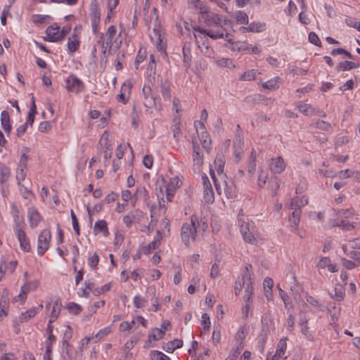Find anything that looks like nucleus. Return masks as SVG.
<instances>
[{
    "mask_svg": "<svg viewBox=\"0 0 360 360\" xmlns=\"http://www.w3.org/2000/svg\"><path fill=\"white\" fill-rule=\"evenodd\" d=\"M60 309L61 300L60 297H57V299L54 301L51 314H56L57 315H59Z\"/></svg>",
    "mask_w": 360,
    "mask_h": 360,
    "instance_id": "49",
    "label": "nucleus"
},
{
    "mask_svg": "<svg viewBox=\"0 0 360 360\" xmlns=\"http://www.w3.org/2000/svg\"><path fill=\"white\" fill-rule=\"evenodd\" d=\"M111 285L110 283L105 284L101 287L100 288H96L94 290V293L96 295H101L105 292L109 291L110 290Z\"/></svg>",
    "mask_w": 360,
    "mask_h": 360,
    "instance_id": "55",
    "label": "nucleus"
},
{
    "mask_svg": "<svg viewBox=\"0 0 360 360\" xmlns=\"http://www.w3.org/2000/svg\"><path fill=\"white\" fill-rule=\"evenodd\" d=\"M268 178V176L266 173L263 172L262 171H261L260 174H259V176H258V186L261 188H262L266 182V179Z\"/></svg>",
    "mask_w": 360,
    "mask_h": 360,
    "instance_id": "56",
    "label": "nucleus"
},
{
    "mask_svg": "<svg viewBox=\"0 0 360 360\" xmlns=\"http://www.w3.org/2000/svg\"><path fill=\"white\" fill-rule=\"evenodd\" d=\"M150 356L151 360H171L170 358L164 353L158 350L151 351Z\"/></svg>",
    "mask_w": 360,
    "mask_h": 360,
    "instance_id": "33",
    "label": "nucleus"
},
{
    "mask_svg": "<svg viewBox=\"0 0 360 360\" xmlns=\"http://www.w3.org/2000/svg\"><path fill=\"white\" fill-rule=\"evenodd\" d=\"M156 63H149L147 68V75L154 78L155 75Z\"/></svg>",
    "mask_w": 360,
    "mask_h": 360,
    "instance_id": "61",
    "label": "nucleus"
},
{
    "mask_svg": "<svg viewBox=\"0 0 360 360\" xmlns=\"http://www.w3.org/2000/svg\"><path fill=\"white\" fill-rule=\"evenodd\" d=\"M131 86L129 84H124L122 86V92L118 95V101L120 102H122L124 104H126L128 102V97L126 96L125 93H123V91H128L129 92Z\"/></svg>",
    "mask_w": 360,
    "mask_h": 360,
    "instance_id": "34",
    "label": "nucleus"
},
{
    "mask_svg": "<svg viewBox=\"0 0 360 360\" xmlns=\"http://www.w3.org/2000/svg\"><path fill=\"white\" fill-rule=\"evenodd\" d=\"M268 187L272 191L273 195H277V191L280 188V180L278 177L274 176L269 181Z\"/></svg>",
    "mask_w": 360,
    "mask_h": 360,
    "instance_id": "30",
    "label": "nucleus"
},
{
    "mask_svg": "<svg viewBox=\"0 0 360 360\" xmlns=\"http://www.w3.org/2000/svg\"><path fill=\"white\" fill-rule=\"evenodd\" d=\"M360 67L359 63H356L352 61H344L342 63H340L338 66L336 67V69L338 71H347L350 70L352 69H356Z\"/></svg>",
    "mask_w": 360,
    "mask_h": 360,
    "instance_id": "24",
    "label": "nucleus"
},
{
    "mask_svg": "<svg viewBox=\"0 0 360 360\" xmlns=\"http://www.w3.org/2000/svg\"><path fill=\"white\" fill-rule=\"evenodd\" d=\"M217 65L220 67H226L230 68V66L232 65V60L229 58H219L216 61Z\"/></svg>",
    "mask_w": 360,
    "mask_h": 360,
    "instance_id": "47",
    "label": "nucleus"
},
{
    "mask_svg": "<svg viewBox=\"0 0 360 360\" xmlns=\"http://www.w3.org/2000/svg\"><path fill=\"white\" fill-rule=\"evenodd\" d=\"M262 86L266 89H276L278 88L277 82L274 79H271L263 83Z\"/></svg>",
    "mask_w": 360,
    "mask_h": 360,
    "instance_id": "58",
    "label": "nucleus"
},
{
    "mask_svg": "<svg viewBox=\"0 0 360 360\" xmlns=\"http://www.w3.org/2000/svg\"><path fill=\"white\" fill-rule=\"evenodd\" d=\"M202 180L203 184V197L204 200L207 203H212L214 200V193L212 188L211 183L206 175L203 174L202 175Z\"/></svg>",
    "mask_w": 360,
    "mask_h": 360,
    "instance_id": "10",
    "label": "nucleus"
},
{
    "mask_svg": "<svg viewBox=\"0 0 360 360\" xmlns=\"http://www.w3.org/2000/svg\"><path fill=\"white\" fill-rule=\"evenodd\" d=\"M50 17L49 15H34L32 16V21L35 23H44L46 19H49Z\"/></svg>",
    "mask_w": 360,
    "mask_h": 360,
    "instance_id": "54",
    "label": "nucleus"
},
{
    "mask_svg": "<svg viewBox=\"0 0 360 360\" xmlns=\"http://www.w3.org/2000/svg\"><path fill=\"white\" fill-rule=\"evenodd\" d=\"M277 288L279 292V296L281 298V300L283 301L285 307H288V304H290L289 299H288L289 297H288V294L281 288L279 285H277Z\"/></svg>",
    "mask_w": 360,
    "mask_h": 360,
    "instance_id": "45",
    "label": "nucleus"
},
{
    "mask_svg": "<svg viewBox=\"0 0 360 360\" xmlns=\"http://www.w3.org/2000/svg\"><path fill=\"white\" fill-rule=\"evenodd\" d=\"M68 311L73 314H78L82 311V307L75 302H70L67 305Z\"/></svg>",
    "mask_w": 360,
    "mask_h": 360,
    "instance_id": "40",
    "label": "nucleus"
},
{
    "mask_svg": "<svg viewBox=\"0 0 360 360\" xmlns=\"http://www.w3.org/2000/svg\"><path fill=\"white\" fill-rule=\"evenodd\" d=\"M263 285H264V290H272V288L274 286V281H273V279L269 278V277L265 278L264 280Z\"/></svg>",
    "mask_w": 360,
    "mask_h": 360,
    "instance_id": "60",
    "label": "nucleus"
},
{
    "mask_svg": "<svg viewBox=\"0 0 360 360\" xmlns=\"http://www.w3.org/2000/svg\"><path fill=\"white\" fill-rule=\"evenodd\" d=\"M28 218L30 221V225L32 229L37 226L41 220V217L39 212L34 207H30L29 209Z\"/></svg>",
    "mask_w": 360,
    "mask_h": 360,
    "instance_id": "19",
    "label": "nucleus"
},
{
    "mask_svg": "<svg viewBox=\"0 0 360 360\" xmlns=\"http://www.w3.org/2000/svg\"><path fill=\"white\" fill-rule=\"evenodd\" d=\"M98 262H99V257L97 255V253L95 252L93 255V256L91 258H89V265L91 267L95 268L98 265Z\"/></svg>",
    "mask_w": 360,
    "mask_h": 360,
    "instance_id": "63",
    "label": "nucleus"
},
{
    "mask_svg": "<svg viewBox=\"0 0 360 360\" xmlns=\"http://www.w3.org/2000/svg\"><path fill=\"white\" fill-rule=\"evenodd\" d=\"M59 26L56 24L49 26L46 30V37L44 38V40L50 42L59 41Z\"/></svg>",
    "mask_w": 360,
    "mask_h": 360,
    "instance_id": "12",
    "label": "nucleus"
},
{
    "mask_svg": "<svg viewBox=\"0 0 360 360\" xmlns=\"http://www.w3.org/2000/svg\"><path fill=\"white\" fill-rule=\"evenodd\" d=\"M183 345L181 340L175 339L166 343L162 349L167 353H172L176 349L181 348Z\"/></svg>",
    "mask_w": 360,
    "mask_h": 360,
    "instance_id": "22",
    "label": "nucleus"
},
{
    "mask_svg": "<svg viewBox=\"0 0 360 360\" xmlns=\"http://www.w3.org/2000/svg\"><path fill=\"white\" fill-rule=\"evenodd\" d=\"M232 50L233 51H250V48L245 43L236 42L233 44Z\"/></svg>",
    "mask_w": 360,
    "mask_h": 360,
    "instance_id": "51",
    "label": "nucleus"
},
{
    "mask_svg": "<svg viewBox=\"0 0 360 360\" xmlns=\"http://www.w3.org/2000/svg\"><path fill=\"white\" fill-rule=\"evenodd\" d=\"M143 164L146 168L150 169L153 167V158L152 155H145L143 158Z\"/></svg>",
    "mask_w": 360,
    "mask_h": 360,
    "instance_id": "52",
    "label": "nucleus"
},
{
    "mask_svg": "<svg viewBox=\"0 0 360 360\" xmlns=\"http://www.w3.org/2000/svg\"><path fill=\"white\" fill-rule=\"evenodd\" d=\"M11 214L14 220V231H18L25 229V221L22 215L15 204L13 203L11 205Z\"/></svg>",
    "mask_w": 360,
    "mask_h": 360,
    "instance_id": "9",
    "label": "nucleus"
},
{
    "mask_svg": "<svg viewBox=\"0 0 360 360\" xmlns=\"http://www.w3.org/2000/svg\"><path fill=\"white\" fill-rule=\"evenodd\" d=\"M214 27H216V29L210 28L209 30H206L199 26H197L194 27L193 30L195 32H198L199 34L207 36L214 40L219 39H224V33L226 32V29L223 27V26H221V24L219 25H214Z\"/></svg>",
    "mask_w": 360,
    "mask_h": 360,
    "instance_id": "4",
    "label": "nucleus"
},
{
    "mask_svg": "<svg viewBox=\"0 0 360 360\" xmlns=\"http://www.w3.org/2000/svg\"><path fill=\"white\" fill-rule=\"evenodd\" d=\"M1 124L4 130L9 134L12 127L11 124L9 113L6 110H3L1 113Z\"/></svg>",
    "mask_w": 360,
    "mask_h": 360,
    "instance_id": "21",
    "label": "nucleus"
},
{
    "mask_svg": "<svg viewBox=\"0 0 360 360\" xmlns=\"http://www.w3.org/2000/svg\"><path fill=\"white\" fill-rule=\"evenodd\" d=\"M193 170L195 172H200L203 165V155L200 153L193 154Z\"/></svg>",
    "mask_w": 360,
    "mask_h": 360,
    "instance_id": "25",
    "label": "nucleus"
},
{
    "mask_svg": "<svg viewBox=\"0 0 360 360\" xmlns=\"http://www.w3.org/2000/svg\"><path fill=\"white\" fill-rule=\"evenodd\" d=\"M360 249V240L357 238L349 241L348 244L342 246L343 251L347 253L350 248Z\"/></svg>",
    "mask_w": 360,
    "mask_h": 360,
    "instance_id": "36",
    "label": "nucleus"
},
{
    "mask_svg": "<svg viewBox=\"0 0 360 360\" xmlns=\"http://www.w3.org/2000/svg\"><path fill=\"white\" fill-rule=\"evenodd\" d=\"M135 219V213L131 212L123 217V222L127 227H130L132 224L134 219Z\"/></svg>",
    "mask_w": 360,
    "mask_h": 360,
    "instance_id": "46",
    "label": "nucleus"
},
{
    "mask_svg": "<svg viewBox=\"0 0 360 360\" xmlns=\"http://www.w3.org/2000/svg\"><path fill=\"white\" fill-rule=\"evenodd\" d=\"M43 308V305L40 304L37 307H32L31 309H27L25 312L22 313L19 317V322L22 323L27 321L30 319L33 318L39 311L41 310Z\"/></svg>",
    "mask_w": 360,
    "mask_h": 360,
    "instance_id": "18",
    "label": "nucleus"
},
{
    "mask_svg": "<svg viewBox=\"0 0 360 360\" xmlns=\"http://www.w3.org/2000/svg\"><path fill=\"white\" fill-rule=\"evenodd\" d=\"M225 161L221 155L218 154L214 160V165L215 169L218 174L219 179L215 176L213 171H210V175L214 183V186L217 193L220 195L222 191L225 193H231V186L228 185L227 181L225 180L226 175L224 173Z\"/></svg>",
    "mask_w": 360,
    "mask_h": 360,
    "instance_id": "2",
    "label": "nucleus"
},
{
    "mask_svg": "<svg viewBox=\"0 0 360 360\" xmlns=\"http://www.w3.org/2000/svg\"><path fill=\"white\" fill-rule=\"evenodd\" d=\"M94 231L96 235L102 232L105 236H107L109 234L107 222L105 220L97 221L94 225Z\"/></svg>",
    "mask_w": 360,
    "mask_h": 360,
    "instance_id": "23",
    "label": "nucleus"
},
{
    "mask_svg": "<svg viewBox=\"0 0 360 360\" xmlns=\"http://www.w3.org/2000/svg\"><path fill=\"white\" fill-rule=\"evenodd\" d=\"M51 129V124L48 121L41 122L39 125V130L41 132H46Z\"/></svg>",
    "mask_w": 360,
    "mask_h": 360,
    "instance_id": "62",
    "label": "nucleus"
},
{
    "mask_svg": "<svg viewBox=\"0 0 360 360\" xmlns=\"http://www.w3.org/2000/svg\"><path fill=\"white\" fill-rule=\"evenodd\" d=\"M77 28L75 27L74 31L76 32ZM79 46V38L77 34L74 32L71 37L68 38V48L70 53L75 52Z\"/></svg>",
    "mask_w": 360,
    "mask_h": 360,
    "instance_id": "20",
    "label": "nucleus"
},
{
    "mask_svg": "<svg viewBox=\"0 0 360 360\" xmlns=\"http://www.w3.org/2000/svg\"><path fill=\"white\" fill-rule=\"evenodd\" d=\"M242 144L243 143L242 141H240V139L238 140V142H234V155L237 162H238L240 160L242 155Z\"/></svg>",
    "mask_w": 360,
    "mask_h": 360,
    "instance_id": "38",
    "label": "nucleus"
},
{
    "mask_svg": "<svg viewBox=\"0 0 360 360\" xmlns=\"http://www.w3.org/2000/svg\"><path fill=\"white\" fill-rule=\"evenodd\" d=\"M316 129H320L326 131H330L332 130V126L330 123L323 120L316 121Z\"/></svg>",
    "mask_w": 360,
    "mask_h": 360,
    "instance_id": "42",
    "label": "nucleus"
},
{
    "mask_svg": "<svg viewBox=\"0 0 360 360\" xmlns=\"http://www.w3.org/2000/svg\"><path fill=\"white\" fill-rule=\"evenodd\" d=\"M328 227H332V226H340L342 229L345 231H352L353 230L355 226L353 224L349 223V221L346 220H340L335 221L332 225L329 224L327 226Z\"/></svg>",
    "mask_w": 360,
    "mask_h": 360,
    "instance_id": "27",
    "label": "nucleus"
},
{
    "mask_svg": "<svg viewBox=\"0 0 360 360\" xmlns=\"http://www.w3.org/2000/svg\"><path fill=\"white\" fill-rule=\"evenodd\" d=\"M116 33V27L114 25H110L106 32L105 45L107 47L111 48L112 45V39Z\"/></svg>",
    "mask_w": 360,
    "mask_h": 360,
    "instance_id": "31",
    "label": "nucleus"
},
{
    "mask_svg": "<svg viewBox=\"0 0 360 360\" xmlns=\"http://www.w3.org/2000/svg\"><path fill=\"white\" fill-rule=\"evenodd\" d=\"M66 88L69 91L79 94L84 89V84L75 75H71L66 79Z\"/></svg>",
    "mask_w": 360,
    "mask_h": 360,
    "instance_id": "7",
    "label": "nucleus"
},
{
    "mask_svg": "<svg viewBox=\"0 0 360 360\" xmlns=\"http://www.w3.org/2000/svg\"><path fill=\"white\" fill-rule=\"evenodd\" d=\"M117 198H118V195L116 193L112 192L111 193L108 194L105 198L103 202L108 204V203L115 202Z\"/></svg>",
    "mask_w": 360,
    "mask_h": 360,
    "instance_id": "59",
    "label": "nucleus"
},
{
    "mask_svg": "<svg viewBox=\"0 0 360 360\" xmlns=\"http://www.w3.org/2000/svg\"><path fill=\"white\" fill-rule=\"evenodd\" d=\"M249 267L252 268L251 265L245 266V269L242 274L243 285L245 288L244 300L246 304H251L252 302V292L253 288L252 286L251 276L252 273L249 270Z\"/></svg>",
    "mask_w": 360,
    "mask_h": 360,
    "instance_id": "3",
    "label": "nucleus"
},
{
    "mask_svg": "<svg viewBox=\"0 0 360 360\" xmlns=\"http://www.w3.org/2000/svg\"><path fill=\"white\" fill-rule=\"evenodd\" d=\"M161 92L163 98L165 101H169L171 98L170 84L168 81L165 80L161 84Z\"/></svg>",
    "mask_w": 360,
    "mask_h": 360,
    "instance_id": "29",
    "label": "nucleus"
},
{
    "mask_svg": "<svg viewBox=\"0 0 360 360\" xmlns=\"http://www.w3.org/2000/svg\"><path fill=\"white\" fill-rule=\"evenodd\" d=\"M199 260H200V255L198 254L193 255L191 257L190 261H191L192 268L198 269Z\"/></svg>",
    "mask_w": 360,
    "mask_h": 360,
    "instance_id": "57",
    "label": "nucleus"
},
{
    "mask_svg": "<svg viewBox=\"0 0 360 360\" xmlns=\"http://www.w3.org/2000/svg\"><path fill=\"white\" fill-rule=\"evenodd\" d=\"M207 229V224L200 219L196 214H192L189 222L183 224L181 230V236L183 243L189 246L191 241L196 239L198 232H204Z\"/></svg>",
    "mask_w": 360,
    "mask_h": 360,
    "instance_id": "1",
    "label": "nucleus"
},
{
    "mask_svg": "<svg viewBox=\"0 0 360 360\" xmlns=\"http://www.w3.org/2000/svg\"><path fill=\"white\" fill-rule=\"evenodd\" d=\"M146 58V52L141 53V50L139 51L138 55L136 56V58L134 61L135 64V68L136 70L139 69V65L141 63H142Z\"/></svg>",
    "mask_w": 360,
    "mask_h": 360,
    "instance_id": "53",
    "label": "nucleus"
},
{
    "mask_svg": "<svg viewBox=\"0 0 360 360\" xmlns=\"http://www.w3.org/2000/svg\"><path fill=\"white\" fill-rule=\"evenodd\" d=\"M27 161H28V157L26 155L25 153H23L21 155L18 172H17V180L19 181L18 184H20V181H23L25 177L26 174V169L27 166Z\"/></svg>",
    "mask_w": 360,
    "mask_h": 360,
    "instance_id": "14",
    "label": "nucleus"
},
{
    "mask_svg": "<svg viewBox=\"0 0 360 360\" xmlns=\"http://www.w3.org/2000/svg\"><path fill=\"white\" fill-rule=\"evenodd\" d=\"M162 233L161 231L158 230L156 233V237L155 238L150 242L148 245L143 246L142 248V252L145 255H148L151 252L152 250H155L158 247V245L160 244V240L162 238Z\"/></svg>",
    "mask_w": 360,
    "mask_h": 360,
    "instance_id": "17",
    "label": "nucleus"
},
{
    "mask_svg": "<svg viewBox=\"0 0 360 360\" xmlns=\"http://www.w3.org/2000/svg\"><path fill=\"white\" fill-rule=\"evenodd\" d=\"M70 214H71V219H72V221L73 229L75 231L76 234L77 236H79L80 230H79V222H78L77 218L72 210L70 212Z\"/></svg>",
    "mask_w": 360,
    "mask_h": 360,
    "instance_id": "44",
    "label": "nucleus"
},
{
    "mask_svg": "<svg viewBox=\"0 0 360 360\" xmlns=\"http://www.w3.org/2000/svg\"><path fill=\"white\" fill-rule=\"evenodd\" d=\"M335 297L337 300H343L345 297V288L340 284H337L335 288Z\"/></svg>",
    "mask_w": 360,
    "mask_h": 360,
    "instance_id": "37",
    "label": "nucleus"
},
{
    "mask_svg": "<svg viewBox=\"0 0 360 360\" xmlns=\"http://www.w3.org/2000/svg\"><path fill=\"white\" fill-rule=\"evenodd\" d=\"M15 233L20 243V248L23 251L29 252L31 250V245L25 229L15 231Z\"/></svg>",
    "mask_w": 360,
    "mask_h": 360,
    "instance_id": "15",
    "label": "nucleus"
},
{
    "mask_svg": "<svg viewBox=\"0 0 360 360\" xmlns=\"http://www.w3.org/2000/svg\"><path fill=\"white\" fill-rule=\"evenodd\" d=\"M165 330L162 328H153L151 333L148 335L149 339L153 338V340L157 341L163 338L165 335Z\"/></svg>",
    "mask_w": 360,
    "mask_h": 360,
    "instance_id": "32",
    "label": "nucleus"
},
{
    "mask_svg": "<svg viewBox=\"0 0 360 360\" xmlns=\"http://www.w3.org/2000/svg\"><path fill=\"white\" fill-rule=\"evenodd\" d=\"M347 254L353 259L358 262V265H360V252L358 251H349Z\"/></svg>",
    "mask_w": 360,
    "mask_h": 360,
    "instance_id": "64",
    "label": "nucleus"
},
{
    "mask_svg": "<svg viewBox=\"0 0 360 360\" xmlns=\"http://www.w3.org/2000/svg\"><path fill=\"white\" fill-rule=\"evenodd\" d=\"M142 94L144 97L143 105L146 108V111L156 105L157 96L153 94V91L149 86L144 85L142 89Z\"/></svg>",
    "mask_w": 360,
    "mask_h": 360,
    "instance_id": "8",
    "label": "nucleus"
},
{
    "mask_svg": "<svg viewBox=\"0 0 360 360\" xmlns=\"http://www.w3.org/2000/svg\"><path fill=\"white\" fill-rule=\"evenodd\" d=\"M51 238L50 230H43L38 236L37 240V253L42 256L49 248V243Z\"/></svg>",
    "mask_w": 360,
    "mask_h": 360,
    "instance_id": "5",
    "label": "nucleus"
},
{
    "mask_svg": "<svg viewBox=\"0 0 360 360\" xmlns=\"http://www.w3.org/2000/svg\"><path fill=\"white\" fill-rule=\"evenodd\" d=\"M301 210L295 208V210L289 216L288 221L292 227L296 228L300 222Z\"/></svg>",
    "mask_w": 360,
    "mask_h": 360,
    "instance_id": "28",
    "label": "nucleus"
},
{
    "mask_svg": "<svg viewBox=\"0 0 360 360\" xmlns=\"http://www.w3.org/2000/svg\"><path fill=\"white\" fill-rule=\"evenodd\" d=\"M240 233L246 242L253 243L256 238L255 237L253 226L249 222H245L240 218L238 219Z\"/></svg>",
    "mask_w": 360,
    "mask_h": 360,
    "instance_id": "6",
    "label": "nucleus"
},
{
    "mask_svg": "<svg viewBox=\"0 0 360 360\" xmlns=\"http://www.w3.org/2000/svg\"><path fill=\"white\" fill-rule=\"evenodd\" d=\"M196 43L198 44V48L201 49V51L207 56L212 57L213 55V50L210 49L207 44L204 41V38L207 36L202 34H194Z\"/></svg>",
    "mask_w": 360,
    "mask_h": 360,
    "instance_id": "13",
    "label": "nucleus"
},
{
    "mask_svg": "<svg viewBox=\"0 0 360 360\" xmlns=\"http://www.w3.org/2000/svg\"><path fill=\"white\" fill-rule=\"evenodd\" d=\"M298 109L301 112L306 115H308L309 113L313 112V108L310 105L303 103H300L298 105Z\"/></svg>",
    "mask_w": 360,
    "mask_h": 360,
    "instance_id": "43",
    "label": "nucleus"
},
{
    "mask_svg": "<svg viewBox=\"0 0 360 360\" xmlns=\"http://www.w3.org/2000/svg\"><path fill=\"white\" fill-rule=\"evenodd\" d=\"M236 20L240 24L248 25V16L245 12L239 11L236 15Z\"/></svg>",
    "mask_w": 360,
    "mask_h": 360,
    "instance_id": "41",
    "label": "nucleus"
},
{
    "mask_svg": "<svg viewBox=\"0 0 360 360\" xmlns=\"http://www.w3.org/2000/svg\"><path fill=\"white\" fill-rule=\"evenodd\" d=\"M286 164L281 156L271 158L269 163V169L274 174H281L285 170Z\"/></svg>",
    "mask_w": 360,
    "mask_h": 360,
    "instance_id": "11",
    "label": "nucleus"
},
{
    "mask_svg": "<svg viewBox=\"0 0 360 360\" xmlns=\"http://www.w3.org/2000/svg\"><path fill=\"white\" fill-rule=\"evenodd\" d=\"M193 4L196 8H199L202 15L208 11V8L200 0L194 1Z\"/></svg>",
    "mask_w": 360,
    "mask_h": 360,
    "instance_id": "50",
    "label": "nucleus"
},
{
    "mask_svg": "<svg viewBox=\"0 0 360 360\" xmlns=\"http://www.w3.org/2000/svg\"><path fill=\"white\" fill-rule=\"evenodd\" d=\"M0 181L1 184H4L8 181L10 176V169L6 166L1 167L0 169Z\"/></svg>",
    "mask_w": 360,
    "mask_h": 360,
    "instance_id": "39",
    "label": "nucleus"
},
{
    "mask_svg": "<svg viewBox=\"0 0 360 360\" xmlns=\"http://www.w3.org/2000/svg\"><path fill=\"white\" fill-rule=\"evenodd\" d=\"M38 285L39 283L37 281L25 283L21 287V292L19 294V297H21L22 294L26 295L30 290H35L38 287Z\"/></svg>",
    "mask_w": 360,
    "mask_h": 360,
    "instance_id": "26",
    "label": "nucleus"
},
{
    "mask_svg": "<svg viewBox=\"0 0 360 360\" xmlns=\"http://www.w3.org/2000/svg\"><path fill=\"white\" fill-rule=\"evenodd\" d=\"M256 73H257V72L255 70H250L246 71L240 75L239 79L243 80V81L254 80L256 77Z\"/></svg>",
    "mask_w": 360,
    "mask_h": 360,
    "instance_id": "35",
    "label": "nucleus"
},
{
    "mask_svg": "<svg viewBox=\"0 0 360 360\" xmlns=\"http://www.w3.org/2000/svg\"><path fill=\"white\" fill-rule=\"evenodd\" d=\"M202 18L206 25L210 27L219 25L221 22V18L220 15L208 11L202 15Z\"/></svg>",
    "mask_w": 360,
    "mask_h": 360,
    "instance_id": "16",
    "label": "nucleus"
},
{
    "mask_svg": "<svg viewBox=\"0 0 360 360\" xmlns=\"http://www.w3.org/2000/svg\"><path fill=\"white\" fill-rule=\"evenodd\" d=\"M200 140H201V141H202L203 147L206 150L210 149V144L211 143V141H210V139L209 138V135L207 132H205V133L202 132V136L200 138Z\"/></svg>",
    "mask_w": 360,
    "mask_h": 360,
    "instance_id": "48",
    "label": "nucleus"
}]
</instances>
